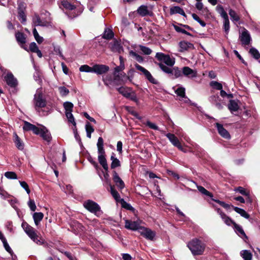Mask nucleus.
<instances>
[{"instance_id": "f704fd0d", "label": "nucleus", "mask_w": 260, "mask_h": 260, "mask_svg": "<svg viewBox=\"0 0 260 260\" xmlns=\"http://www.w3.org/2000/svg\"><path fill=\"white\" fill-rule=\"evenodd\" d=\"M164 62L167 66L172 67L175 62V59L174 57H171L169 55H167L165 58Z\"/></svg>"}, {"instance_id": "bb28decb", "label": "nucleus", "mask_w": 260, "mask_h": 260, "mask_svg": "<svg viewBox=\"0 0 260 260\" xmlns=\"http://www.w3.org/2000/svg\"><path fill=\"white\" fill-rule=\"evenodd\" d=\"M110 48L113 52H120L122 49L120 43L117 41H114L110 43Z\"/></svg>"}, {"instance_id": "79ce46f5", "label": "nucleus", "mask_w": 260, "mask_h": 260, "mask_svg": "<svg viewBox=\"0 0 260 260\" xmlns=\"http://www.w3.org/2000/svg\"><path fill=\"white\" fill-rule=\"evenodd\" d=\"M241 255L244 260H251L252 254L247 250H242L241 252Z\"/></svg>"}, {"instance_id": "412c9836", "label": "nucleus", "mask_w": 260, "mask_h": 260, "mask_svg": "<svg viewBox=\"0 0 260 260\" xmlns=\"http://www.w3.org/2000/svg\"><path fill=\"white\" fill-rule=\"evenodd\" d=\"M5 80L7 84L11 87H14L17 85V81L12 73H8L5 77Z\"/></svg>"}, {"instance_id": "5fc2aeb1", "label": "nucleus", "mask_w": 260, "mask_h": 260, "mask_svg": "<svg viewBox=\"0 0 260 260\" xmlns=\"http://www.w3.org/2000/svg\"><path fill=\"white\" fill-rule=\"evenodd\" d=\"M92 69H93V67H90L88 66V65L81 66L79 68V70L80 72H87V73L92 72Z\"/></svg>"}, {"instance_id": "ddd939ff", "label": "nucleus", "mask_w": 260, "mask_h": 260, "mask_svg": "<svg viewBox=\"0 0 260 260\" xmlns=\"http://www.w3.org/2000/svg\"><path fill=\"white\" fill-rule=\"evenodd\" d=\"M109 70L108 66L104 64H95L93 66L92 72L97 74H103Z\"/></svg>"}, {"instance_id": "0e129e2a", "label": "nucleus", "mask_w": 260, "mask_h": 260, "mask_svg": "<svg viewBox=\"0 0 260 260\" xmlns=\"http://www.w3.org/2000/svg\"><path fill=\"white\" fill-rule=\"evenodd\" d=\"M19 183H20L21 186L25 190L27 193L29 194L30 192V190L29 188L28 185L27 184V183L25 181H19Z\"/></svg>"}, {"instance_id": "7ed1b4c3", "label": "nucleus", "mask_w": 260, "mask_h": 260, "mask_svg": "<svg viewBox=\"0 0 260 260\" xmlns=\"http://www.w3.org/2000/svg\"><path fill=\"white\" fill-rule=\"evenodd\" d=\"M21 226L25 233L34 242L38 244H42V242L38 239L35 229L29 225L26 222L23 221L22 223Z\"/></svg>"}, {"instance_id": "37998d69", "label": "nucleus", "mask_w": 260, "mask_h": 260, "mask_svg": "<svg viewBox=\"0 0 260 260\" xmlns=\"http://www.w3.org/2000/svg\"><path fill=\"white\" fill-rule=\"evenodd\" d=\"M138 13L141 16H144L148 14V10L147 6H141L138 9Z\"/></svg>"}, {"instance_id": "c03bdc74", "label": "nucleus", "mask_w": 260, "mask_h": 260, "mask_svg": "<svg viewBox=\"0 0 260 260\" xmlns=\"http://www.w3.org/2000/svg\"><path fill=\"white\" fill-rule=\"evenodd\" d=\"M104 141L102 137H99L97 143V147H98V152H100L102 153V152H105L104 149Z\"/></svg>"}, {"instance_id": "7c9ffc66", "label": "nucleus", "mask_w": 260, "mask_h": 260, "mask_svg": "<svg viewBox=\"0 0 260 260\" xmlns=\"http://www.w3.org/2000/svg\"><path fill=\"white\" fill-rule=\"evenodd\" d=\"M33 219L36 225H38L40 222L43 219L44 214L42 212H35L33 214Z\"/></svg>"}, {"instance_id": "de8ad7c7", "label": "nucleus", "mask_w": 260, "mask_h": 260, "mask_svg": "<svg viewBox=\"0 0 260 260\" xmlns=\"http://www.w3.org/2000/svg\"><path fill=\"white\" fill-rule=\"evenodd\" d=\"M197 188L199 190V191L201 192L202 194H205L207 196L210 197L212 198L213 197V195L211 193H210L209 191H208L207 190H206L204 187L201 186H197Z\"/></svg>"}, {"instance_id": "8fccbe9b", "label": "nucleus", "mask_w": 260, "mask_h": 260, "mask_svg": "<svg viewBox=\"0 0 260 260\" xmlns=\"http://www.w3.org/2000/svg\"><path fill=\"white\" fill-rule=\"evenodd\" d=\"M223 29L226 34L228 35L230 30V21L229 17L223 19Z\"/></svg>"}, {"instance_id": "6e6d98bb", "label": "nucleus", "mask_w": 260, "mask_h": 260, "mask_svg": "<svg viewBox=\"0 0 260 260\" xmlns=\"http://www.w3.org/2000/svg\"><path fill=\"white\" fill-rule=\"evenodd\" d=\"M5 176L10 179H16L17 178L16 174L14 172H7L5 173Z\"/></svg>"}, {"instance_id": "4d7b16f0", "label": "nucleus", "mask_w": 260, "mask_h": 260, "mask_svg": "<svg viewBox=\"0 0 260 260\" xmlns=\"http://www.w3.org/2000/svg\"><path fill=\"white\" fill-rule=\"evenodd\" d=\"M249 52L254 58L258 59L260 58V54L256 49L253 48H251Z\"/></svg>"}, {"instance_id": "c9c22d12", "label": "nucleus", "mask_w": 260, "mask_h": 260, "mask_svg": "<svg viewBox=\"0 0 260 260\" xmlns=\"http://www.w3.org/2000/svg\"><path fill=\"white\" fill-rule=\"evenodd\" d=\"M117 90L120 94L123 95L125 98L129 95V92L131 91L129 88L125 87H121L118 88H117Z\"/></svg>"}, {"instance_id": "052dcab7", "label": "nucleus", "mask_w": 260, "mask_h": 260, "mask_svg": "<svg viewBox=\"0 0 260 260\" xmlns=\"http://www.w3.org/2000/svg\"><path fill=\"white\" fill-rule=\"evenodd\" d=\"M129 54L132 56H134L138 62H142L143 61V58L140 55L136 53V52L131 51H130Z\"/></svg>"}, {"instance_id": "72a5a7b5", "label": "nucleus", "mask_w": 260, "mask_h": 260, "mask_svg": "<svg viewBox=\"0 0 260 260\" xmlns=\"http://www.w3.org/2000/svg\"><path fill=\"white\" fill-rule=\"evenodd\" d=\"M102 181L104 182V185L105 186H109L110 187L111 186H112L111 184V180L109 178V175L107 172L104 173L103 177H101Z\"/></svg>"}, {"instance_id": "473e14b6", "label": "nucleus", "mask_w": 260, "mask_h": 260, "mask_svg": "<svg viewBox=\"0 0 260 260\" xmlns=\"http://www.w3.org/2000/svg\"><path fill=\"white\" fill-rule=\"evenodd\" d=\"M112 160V162L111 164V169H115L116 167H119L120 166V162L118 159L115 157V154L113 153L110 158Z\"/></svg>"}, {"instance_id": "a18cd8bd", "label": "nucleus", "mask_w": 260, "mask_h": 260, "mask_svg": "<svg viewBox=\"0 0 260 260\" xmlns=\"http://www.w3.org/2000/svg\"><path fill=\"white\" fill-rule=\"evenodd\" d=\"M85 129H86V134H87V137L88 138H90L91 133L94 132L93 127L89 123V122H87L85 125Z\"/></svg>"}, {"instance_id": "338daca9", "label": "nucleus", "mask_w": 260, "mask_h": 260, "mask_svg": "<svg viewBox=\"0 0 260 260\" xmlns=\"http://www.w3.org/2000/svg\"><path fill=\"white\" fill-rule=\"evenodd\" d=\"M147 126L150 127L151 129L154 130H158V127L154 123L150 122V121H147L146 123Z\"/></svg>"}, {"instance_id": "2f4dec72", "label": "nucleus", "mask_w": 260, "mask_h": 260, "mask_svg": "<svg viewBox=\"0 0 260 260\" xmlns=\"http://www.w3.org/2000/svg\"><path fill=\"white\" fill-rule=\"evenodd\" d=\"M216 10L223 19L228 18V15L222 5H218L216 7Z\"/></svg>"}, {"instance_id": "a19ab883", "label": "nucleus", "mask_w": 260, "mask_h": 260, "mask_svg": "<svg viewBox=\"0 0 260 260\" xmlns=\"http://www.w3.org/2000/svg\"><path fill=\"white\" fill-rule=\"evenodd\" d=\"M19 11H18V17L20 21L22 23H24L26 21V16L24 12L23 8H21L20 6H19Z\"/></svg>"}, {"instance_id": "c756f323", "label": "nucleus", "mask_w": 260, "mask_h": 260, "mask_svg": "<svg viewBox=\"0 0 260 260\" xmlns=\"http://www.w3.org/2000/svg\"><path fill=\"white\" fill-rule=\"evenodd\" d=\"M14 141L17 148L19 150H23L24 148V144L16 133L14 134Z\"/></svg>"}, {"instance_id": "4468645a", "label": "nucleus", "mask_w": 260, "mask_h": 260, "mask_svg": "<svg viewBox=\"0 0 260 260\" xmlns=\"http://www.w3.org/2000/svg\"><path fill=\"white\" fill-rule=\"evenodd\" d=\"M166 136L173 146L177 147L178 149L182 148L181 143L175 135L171 133H168Z\"/></svg>"}, {"instance_id": "1a4fd4ad", "label": "nucleus", "mask_w": 260, "mask_h": 260, "mask_svg": "<svg viewBox=\"0 0 260 260\" xmlns=\"http://www.w3.org/2000/svg\"><path fill=\"white\" fill-rule=\"evenodd\" d=\"M84 207L91 213H96L100 210V207L95 202L88 200L84 203Z\"/></svg>"}, {"instance_id": "423d86ee", "label": "nucleus", "mask_w": 260, "mask_h": 260, "mask_svg": "<svg viewBox=\"0 0 260 260\" xmlns=\"http://www.w3.org/2000/svg\"><path fill=\"white\" fill-rule=\"evenodd\" d=\"M34 102L36 110L46 106V101L43 99L42 93L39 89L34 95Z\"/></svg>"}, {"instance_id": "cd10ccee", "label": "nucleus", "mask_w": 260, "mask_h": 260, "mask_svg": "<svg viewBox=\"0 0 260 260\" xmlns=\"http://www.w3.org/2000/svg\"><path fill=\"white\" fill-rule=\"evenodd\" d=\"M182 70L181 71L177 67H174L172 68V70L170 77L173 79L177 78L182 76Z\"/></svg>"}, {"instance_id": "f8f14e48", "label": "nucleus", "mask_w": 260, "mask_h": 260, "mask_svg": "<svg viewBox=\"0 0 260 260\" xmlns=\"http://www.w3.org/2000/svg\"><path fill=\"white\" fill-rule=\"evenodd\" d=\"M239 38L243 45H247L250 43V35L248 31L245 28L243 29V31L240 35Z\"/></svg>"}, {"instance_id": "2eb2a0df", "label": "nucleus", "mask_w": 260, "mask_h": 260, "mask_svg": "<svg viewBox=\"0 0 260 260\" xmlns=\"http://www.w3.org/2000/svg\"><path fill=\"white\" fill-rule=\"evenodd\" d=\"M113 180L116 185L120 189H122L124 188L125 184L119 176L118 174L115 171H113Z\"/></svg>"}, {"instance_id": "e2e57ef3", "label": "nucleus", "mask_w": 260, "mask_h": 260, "mask_svg": "<svg viewBox=\"0 0 260 260\" xmlns=\"http://www.w3.org/2000/svg\"><path fill=\"white\" fill-rule=\"evenodd\" d=\"M234 225L237 232H238V233L240 234L241 235L244 237H246L244 231L243 230L241 226L237 224L236 223H234Z\"/></svg>"}, {"instance_id": "49530a36", "label": "nucleus", "mask_w": 260, "mask_h": 260, "mask_svg": "<svg viewBox=\"0 0 260 260\" xmlns=\"http://www.w3.org/2000/svg\"><path fill=\"white\" fill-rule=\"evenodd\" d=\"M33 35L36 41L38 42V43L41 44L44 41L43 38L39 36V33L35 28L33 29Z\"/></svg>"}, {"instance_id": "680f3d73", "label": "nucleus", "mask_w": 260, "mask_h": 260, "mask_svg": "<svg viewBox=\"0 0 260 260\" xmlns=\"http://www.w3.org/2000/svg\"><path fill=\"white\" fill-rule=\"evenodd\" d=\"M33 126H34V124H32L27 121H25L24 123V125L23 126V129L24 131H31Z\"/></svg>"}, {"instance_id": "f03ea898", "label": "nucleus", "mask_w": 260, "mask_h": 260, "mask_svg": "<svg viewBox=\"0 0 260 260\" xmlns=\"http://www.w3.org/2000/svg\"><path fill=\"white\" fill-rule=\"evenodd\" d=\"M61 3L64 8L70 11V14H68L70 18H74L82 12L83 10L81 7L77 8L75 5H72L67 0H62Z\"/></svg>"}, {"instance_id": "5701e85b", "label": "nucleus", "mask_w": 260, "mask_h": 260, "mask_svg": "<svg viewBox=\"0 0 260 260\" xmlns=\"http://www.w3.org/2000/svg\"><path fill=\"white\" fill-rule=\"evenodd\" d=\"M39 134L43 138V139L47 142H49L51 141V134L46 127H43L42 128H41V132Z\"/></svg>"}, {"instance_id": "20e7f679", "label": "nucleus", "mask_w": 260, "mask_h": 260, "mask_svg": "<svg viewBox=\"0 0 260 260\" xmlns=\"http://www.w3.org/2000/svg\"><path fill=\"white\" fill-rule=\"evenodd\" d=\"M46 15L47 17L45 19H43V13L39 16L37 14H35L32 19V22L35 26H47L48 25L50 21V13L48 12H46Z\"/></svg>"}, {"instance_id": "6ab92c4d", "label": "nucleus", "mask_w": 260, "mask_h": 260, "mask_svg": "<svg viewBox=\"0 0 260 260\" xmlns=\"http://www.w3.org/2000/svg\"><path fill=\"white\" fill-rule=\"evenodd\" d=\"M180 47V51L183 52L189 49H193L194 48L193 45L188 42L181 41L179 44Z\"/></svg>"}, {"instance_id": "aec40b11", "label": "nucleus", "mask_w": 260, "mask_h": 260, "mask_svg": "<svg viewBox=\"0 0 260 260\" xmlns=\"http://www.w3.org/2000/svg\"><path fill=\"white\" fill-rule=\"evenodd\" d=\"M217 211L226 225H231L232 224L234 225L235 223L229 217L226 216L225 214L223 213L220 209H217Z\"/></svg>"}, {"instance_id": "864d4df0", "label": "nucleus", "mask_w": 260, "mask_h": 260, "mask_svg": "<svg viewBox=\"0 0 260 260\" xmlns=\"http://www.w3.org/2000/svg\"><path fill=\"white\" fill-rule=\"evenodd\" d=\"M58 91L60 95L62 96L67 95L69 93V90L64 86H60L58 87Z\"/></svg>"}, {"instance_id": "dca6fc26", "label": "nucleus", "mask_w": 260, "mask_h": 260, "mask_svg": "<svg viewBox=\"0 0 260 260\" xmlns=\"http://www.w3.org/2000/svg\"><path fill=\"white\" fill-rule=\"evenodd\" d=\"M216 126L219 135L225 139L231 138L229 133L223 127V125L218 123H216Z\"/></svg>"}, {"instance_id": "09e8293b", "label": "nucleus", "mask_w": 260, "mask_h": 260, "mask_svg": "<svg viewBox=\"0 0 260 260\" xmlns=\"http://www.w3.org/2000/svg\"><path fill=\"white\" fill-rule=\"evenodd\" d=\"M210 85L214 89L221 90L222 89V85L220 83L215 81H212L210 83Z\"/></svg>"}, {"instance_id": "f3484780", "label": "nucleus", "mask_w": 260, "mask_h": 260, "mask_svg": "<svg viewBox=\"0 0 260 260\" xmlns=\"http://www.w3.org/2000/svg\"><path fill=\"white\" fill-rule=\"evenodd\" d=\"M15 36L17 41L20 44L21 47L24 50L28 51L27 47L24 45L26 42V38L23 34L18 32L16 34Z\"/></svg>"}, {"instance_id": "393cba45", "label": "nucleus", "mask_w": 260, "mask_h": 260, "mask_svg": "<svg viewBox=\"0 0 260 260\" xmlns=\"http://www.w3.org/2000/svg\"><path fill=\"white\" fill-rule=\"evenodd\" d=\"M228 108L232 113L237 111L239 108L238 101L236 100H230L228 105Z\"/></svg>"}, {"instance_id": "9b49d317", "label": "nucleus", "mask_w": 260, "mask_h": 260, "mask_svg": "<svg viewBox=\"0 0 260 260\" xmlns=\"http://www.w3.org/2000/svg\"><path fill=\"white\" fill-rule=\"evenodd\" d=\"M182 75L184 76L192 79L197 77L198 73L196 70H193L188 67H184L182 68Z\"/></svg>"}, {"instance_id": "3c124183", "label": "nucleus", "mask_w": 260, "mask_h": 260, "mask_svg": "<svg viewBox=\"0 0 260 260\" xmlns=\"http://www.w3.org/2000/svg\"><path fill=\"white\" fill-rule=\"evenodd\" d=\"M234 191L238 192L242 195L249 197V193L242 187L239 186L234 189Z\"/></svg>"}, {"instance_id": "4c0bfd02", "label": "nucleus", "mask_w": 260, "mask_h": 260, "mask_svg": "<svg viewBox=\"0 0 260 260\" xmlns=\"http://www.w3.org/2000/svg\"><path fill=\"white\" fill-rule=\"evenodd\" d=\"M229 13L233 21L238 22L240 20L239 16L234 10L230 9Z\"/></svg>"}, {"instance_id": "b1692460", "label": "nucleus", "mask_w": 260, "mask_h": 260, "mask_svg": "<svg viewBox=\"0 0 260 260\" xmlns=\"http://www.w3.org/2000/svg\"><path fill=\"white\" fill-rule=\"evenodd\" d=\"M185 89L183 87H178L176 90L175 93L181 98H184V101L187 103L189 101V99L185 96Z\"/></svg>"}, {"instance_id": "ea45409f", "label": "nucleus", "mask_w": 260, "mask_h": 260, "mask_svg": "<svg viewBox=\"0 0 260 260\" xmlns=\"http://www.w3.org/2000/svg\"><path fill=\"white\" fill-rule=\"evenodd\" d=\"M114 36V34L112 30L109 28H106L103 34V37L106 39H111Z\"/></svg>"}, {"instance_id": "69168bd1", "label": "nucleus", "mask_w": 260, "mask_h": 260, "mask_svg": "<svg viewBox=\"0 0 260 260\" xmlns=\"http://www.w3.org/2000/svg\"><path fill=\"white\" fill-rule=\"evenodd\" d=\"M28 206L31 211H35L36 210V206L34 200H29L28 202Z\"/></svg>"}, {"instance_id": "774afa93", "label": "nucleus", "mask_w": 260, "mask_h": 260, "mask_svg": "<svg viewBox=\"0 0 260 260\" xmlns=\"http://www.w3.org/2000/svg\"><path fill=\"white\" fill-rule=\"evenodd\" d=\"M29 50L32 52H36L38 49V47L35 42H32L29 45Z\"/></svg>"}, {"instance_id": "a878e982", "label": "nucleus", "mask_w": 260, "mask_h": 260, "mask_svg": "<svg viewBox=\"0 0 260 260\" xmlns=\"http://www.w3.org/2000/svg\"><path fill=\"white\" fill-rule=\"evenodd\" d=\"M110 192L117 202H124L123 199H121L119 193L115 189L113 186L110 187Z\"/></svg>"}, {"instance_id": "6e6552de", "label": "nucleus", "mask_w": 260, "mask_h": 260, "mask_svg": "<svg viewBox=\"0 0 260 260\" xmlns=\"http://www.w3.org/2000/svg\"><path fill=\"white\" fill-rule=\"evenodd\" d=\"M124 222V226L128 230L132 231L138 230V231H139L140 229L141 228V221L140 220L132 221L128 219H125Z\"/></svg>"}, {"instance_id": "bf43d9fd", "label": "nucleus", "mask_w": 260, "mask_h": 260, "mask_svg": "<svg viewBox=\"0 0 260 260\" xmlns=\"http://www.w3.org/2000/svg\"><path fill=\"white\" fill-rule=\"evenodd\" d=\"M191 16L193 19L199 22L202 26L205 27L206 26V23L202 20L197 14L193 13Z\"/></svg>"}, {"instance_id": "4be33fe9", "label": "nucleus", "mask_w": 260, "mask_h": 260, "mask_svg": "<svg viewBox=\"0 0 260 260\" xmlns=\"http://www.w3.org/2000/svg\"><path fill=\"white\" fill-rule=\"evenodd\" d=\"M210 102L214 105L218 109H221L222 106L220 103V99L217 95H212L209 98Z\"/></svg>"}, {"instance_id": "58836bf2", "label": "nucleus", "mask_w": 260, "mask_h": 260, "mask_svg": "<svg viewBox=\"0 0 260 260\" xmlns=\"http://www.w3.org/2000/svg\"><path fill=\"white\" fill-rule=\"evenodd\" d=\"M196 8L199 11H202V13H208L209 10L207 7L204 8L203 4L201 2H197L196 4Z\"/></svg>"}, {"instance_id": "a211bd4d", "label": "nucleus", "mask_w": 260, "mask_h": 260, "mask_svg": "<svg viewBox=\"0 0 260 260\" xmlns=\"http://www.w3.org/2000/svg\"><path fill=\"white\" fill-rule=\"evenodd\" d=\"M105 152H102V153H101L100 152H98V160L103 168L106 171H107L108 169V166L107 162V160L105 158Z\"/></svg>"}, {"instance_id": "39448f33", "label": "nucleus", "mask_w": 260, "mask_h": 260, "mask_svg": "<svg viewBox=\"0 0 260 260\" xmlns=\"http://www.w3.org/2000/svg\"><path fill=\"white\" fill-rule=\"evenodd\" d=\"M63 106L66 110V115L69 121L75 126L76 122L72 113L74 107L73 104L71 102H66L63 103Z\"/></svg>"}, {"instance_id": "13d9d810", "label": "nucleus", "mask_w": 260, "mask_h": 260, "mask_svg": "<svg viewBox=\"0 0 260 260\" xmlns=\"http://www.w3.org/2000/svg\"><path fill=\"white\" fill-rule=\"evenodd\" d=\"M139 48L141 51L146 55H149L151 53L152 50L148 47L146 46H144L142 45H140Z\"/></svg>"}, {"instance_id": "c85d7f7f", "label": "nucleus", "mask_w": 260, "mask_h": 260, "mask_svg": "<svg viewBox=\"0 0 260 260\" xmlns=\"http://www.w3.org/2000/svg\"><path fill=\"white\" fill-rule=\"evenodd\" d=\"M170 14L173 15L175 14H179L184 17H186V15L183 10L178 6L173 7L170 8Z\"/></svg>"}, {"instance_id": "0eeeda50", "label": "nucleus", "mask_w": 260, "mask_h": 260, "mask_svg": "<svg viewBox=\"0 0 260 260\" xmlns=\"http://www.w3.org/2000/svg\"><path fill=\"white\" fill-rule=\"evenodd\" d=\"M139 232L140 234L145 237L146 239L152 241L156 235L154 231H152L150 229L141 226Z\"/></svg>"}, {"instance_id": "e433bc0d", "label": "nucleus", "mask_w": 260, "mask_h": 260, "mask_svg": "<svg viewBox=\"0 0 260 260\" xmlns=\"http://www.w3.org/2000/svg\"><path fill=\"white\" fill-rule=\"evenodd\" d=\"M234 210L242 217L247 219L249 218V214L244 210L237 207H234Z\"/></svg>"}, {"instance_id": "603ef678", "label": "nucleus", "mask_w": 260, "mask_h": 260, "mask_svg": "<svg viewBox=\"0 0 260 260\" xmlns=\"http://www.w3.org/2000/svg\"><path fill=\"white\" fill-rule=\"evenodd\" d=\"M159 66L162 70V71H163L166 73L168 74L169 75V76H170L172 70V68H169L162 63H159Z\"/></svg>"}, {"instance_id": "9d476101", "label": "nucleus", "mask_w": 260, "mask_h": 260, "mask_svg": "<svg viewBox=\"0 0 260 260\" xmlns=\"http://www.w3.org/2000/svg\"><path fill=\"white\" fill-rule=\"evenodd\" d=\"M135 66L138 70L141 72L145 76V77L147 78V79L150 82H151L153 84H157V83H158L157 81L152 76L151 74L148 71H147L144 68L140 66L138 63H136L135 64Z\"/></svg>"}, {"instance_id": "f257e3e1", "label": "nucleus", "mask_w": 260, "mask_h": 260, "mask_svg": "<svg viewBox=\"0 0 260 260\" xmlns=\"http://www.w3.org/2000/svg\"><path fill=\"white\" fill-rule=\"evenodd\" d=\"M206 246L205 243L197 238L193 239L187 244L188 248L193 255L203 254Z\"/></svg>"}]
</instances>
